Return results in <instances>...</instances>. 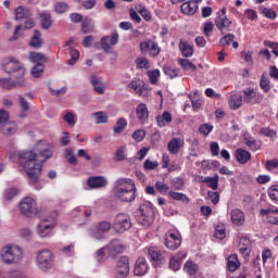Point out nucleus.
Returning <instances> with one entry per match:
<instances>
[{"instance_id":"f8f14e48","label":"nucleus","mask_w":278,"mask_h":278,"mask_svg":"<svg viewBox=\"0 0 278 278\" xmlns=\"http://www.w3.org/2000/svg\"><path fill=\"white\" fill-rule=\"evenodd\" d=\"M100 45L104 53H110V51H112V47H115V45H118V33L116 31L112 33L111 37L110 36L102 37L100 40Z\"/></svg>"},{"instance_id":"6ab92c4d","label":"nucleus","mask_w":278,"mask_h":278,"mask_svg":"<svg viewBox=\"0 0 278 278\" xmlns=\"http://www.w3.org/2000/svg\"><path fill=\"white\" fill-rule=\"evenodd\" d=\"M186 260L185 253H178L175 256H172L169 260V268L177 273L181 268V262Z\"/></svg>"},{"instance_id":"603ef678","label":"nucleus","mask_w":278,"mask_h":278,"mask_svg":"<svg viewBox=\"0 0 278 278\" xmlns=\"http://www.w3.org/2000/svg\"><path fill=\"white\" fill-rule=\"evenodd\" d=\"M267 194L271 201H278V185L269 187Z\"/></svg>"},{"instance_id":"5fc2aeb1","label":"nucleus","mask_w":278,"mask_h":278,"mask_svg":"<svg viewBox=\"0 0 278 278\" xmlns=\"http://www.w3.org/2000/svg\"><path fill=\"white\" fill-rule=\"evenodd\" d=\"M63 255L66 257H73L75 255V243H71L62 249Z\"/></svg>"},{"instance_id":"e433bc0d","label":"nucleus","mask_w":278,"mask_h":278,"mask_svg":"<svg viewBox=\"0 0 278 278\" xmlns=\"http://www.w3.org/2000/svg\"><path fill=\"white\" fill-rule=\"evenodd\" d=\"M168 197L173 199L174 201H181L182 203H190V199L186 197L185 193L181 192H175V191H169Z\"/></svg>"},{"instance_id":"e2e57ef3","label":"nucleus","mask_w":278,"mask_h":278,"mask_svg":"<svg viewBox=\"0 0 278 278\" xmlns=\"http://www.w3.org/2000/svg\"><path fill=\"white\" fill-rule=\"evenodd\" d=\"M97 227L99 228L100 231L108 233V231L112 229V224H110L109 222L102 220L98 223Z\"/></svg>"},{"instance_id":"774afa93","label":"nucleus","mask_w":278,"mask_h":278,"mask_svg":"<svg viewBox=\"0 0 278 278\" xmlns=\"http://www.w3.org/2000/svg\"><path fill=\"white\" fill-rule=\"evenodd\" d=\"M153 40L148 39L143 42H140V49L141 51H149V53L151 52V47L153 46Z\"/></svg>"},{"instance_id":"2f4dec72","label":"nucleus","mask_w":278,"mask_h":278,"mask_svg":"<svg viewBox=\"0 0 278 278\" xmlns=\"http://www.w3.org/2000/svg\"><path fill=\"white\" fill-rule=\"evenodd\" d=\"M228 103L231 110H238L242 105V96L240 93L231 94Z\"/></svg>"},{"instance_id":"cd10ccee","label":"nucleus","mask_w":278,"mask_h":278,"mask_svg":"<svg viewBox=\"0 0 278 278\" xmlns=\"http://www.w3.org/2000/svg\"><path fill=\"white\" fill-rule=\"evenodd\" d=\"M243 101H245V103H251L252 105H254V103H257V100L255 99V97H257L255 89L248 88L243 91Z\"/></svg>"},{"instance_id":"5701e85b","label":"nucleus","mask_w":278,"mask_h":278,"mask_svg":"<svg viewBox=\"0 0 278 278\" xmlns=\"http://www.w3.org/2000/svg\"><path fill=\"white\" fill-rule=\"evenodd\" d=\"M146 253L148 254L149 260L154 264L159 265L162 263V253L160 252V249L152 247L146 250Z\"/></svg>"},{"instance_id":"c756f323","label":"nucleus","mask_w":278,"mask_h":278,"mask_svg":"<svg viewBox=\"0 0 278 278\" xmlns=\"http://www.w3.org/2000/svg\"><path fill=\"white\" fill-rule=\"evenodd\" d=\"M29 16H31V12L27 8L18 7L15 10V21H24V18H29Z\"/></svg>"},{"instance_id":"de8ad7c7","label":"nucleus","mask_w":278,"mask_h":278,"mask_svg":"<svg viewBox=\"0 0 278 278\" xmlns=\"http://www.w3.org/2000/svg\"><path fill=\"white\" fill-rule=\"evenodd\" d=\"M214 131V125L212 124H202L199 127V132L202 134V136H210Z\"/></svg>"},{"instance_id":"412c9836","label":"nucleus","mask_w":278,"mask_h":278,"mask_svg":"<svg viewBox=\"0 0 278 278\" xmlns=\"http://www.w3.org/2000/svg\"><path fill=\"white\" fill-rule=\"evenodd\" d=\"M184 147V140L181 138H173L167 143V149L172 155H177L179 153V150Z\"/></svg>"},{"instance_id":"864d4df0","label":"nucleus","mask_w":278,"mask_h":278,"mask_svg":"<svg viewBox=\"0 0 278 278\" xmlns=\"http://www.w3.org/2000/svg\"><path fill=\"white\" fill-rule=\"evenodd\" d=\"M73 148H70L65 152V157L67 159L68 163L73 166H77V156L73 155Z\"/></svg>"},{"instance_id":"b1692460","label":"nucleus","mask_w":278,"mask_h":278,"mask_svg":"<svg viewBox=\"0 0 278 278\" xmlns=\"http://www.w3.org/2000/svg\"><path fill=\"white\" fill-rule=\"evenodd\" d=\"M28 61L31 62V64H47L49 59H47V55L40 52H30L28 55Z\"/></svg>"},{"instance_id":"37998d69","label":"nucleus","mask_w":278,"mask_h":278,"mask_svg":"<svg viewBox=\"0 0 278 278\" xmlns=\"http://www.w3.org/2000/svg\"><path fill=\"white\" fill-rule=\"evenodd\" d=\"M105 252H108V249L105 248V245L97 250L94 254V258L97 260V262H99V264H103V262L108 260V256H105Z\"/></svg>"},{"instance_id":"9b49d317","label":"nucleus","mask_w":278,"mask_h":278,"mask_svg":"<svg viewBox=\"0 0 278 278\" xmlns=\"http://www.w3.org/2000/svg\"><path fill=\"white\" fill-rule=\"evenodd\" d=\"M106 253L109 257H116V255L123 253L125 251V245L121 243L118 239H112L106 245Z\"/></svg>"},{"instance_id":"f257e3e1","label":"nucleus","mask_w":278,"mask_h":278,"mask_svg":"<svg viewBox=\"0 0 278 278\" xmlns=\"http://www.w3.org/2000/svg\"><path fill=\"white\" fill-rule=\"evenodd\" d=\"M53 156V152L50 149H45L36 154L31 150H24L17 152V157L20 160H26L24 162V168L26 170V175L28 177V182L30 185L38 184L40 179V173H42V164L48 161L49 157Z\"/></svg>"},{"instance_id":"f704fd0d","label":"nucleus","mask_w":278,"mask_h":278,"mask_svg":"<svg viewBox=\"0 0 278 278\" xmlns=\"http://www.w3.org/2000/svg\"><path fill=\"white\" fill-rule=\"evenodd\" d=\"M42 73H45V63H36L30 68L31 77H35V78L42 77Z\"/></svg>"},{"instance_id":"58836bf2","label":"nucleus","mask_w":278,"mask_h":278,"mask_svg":"<svg viewBox=\"0 0 278 278\" xmlns=\"http://www.w3.org/2000/svg\"><path fill=\"white\" fill-rule=\"evenodd\" d=\"M204 184H207V187L212 190H218V175H215L214 177H205L203 180Z\"/></svg>"},{"instance_id":"4468645a","label":"nucleus","mask_w":278,"mask_h":278,"mask_svg":"<svg viewBox=\"0 0 278 278\" xmlns=\"http://www.w3.org/2000/svg\"><path fill=\"white\" fill-rule=\"evenodd\" d=\"M54 228H55L54 223L49 224L47 222H41L37 226L36 231L38 236H40V238H47L48 236H51V231H53Z\"/></svg>"},{"instance_id":"39448f33","label":"nucleus","mask_w":278,"mask_h":278,"mask_svg":"<svg viewBox=\"0 0 278 278\" xmlns=\"http://www.w3.org/2000/svg\"><path fill=\"white\" fill-rule=\"evenodd\" d=\"M37 266L39 270L47 273V270H51L53 268L54 256L53 252L48 249H43L37 254Z\"/></svg>"},{"instance_id":"338daca9","label":"nucleus","mask_w":278,"mask_h":278,"mask_svg":"<svg viewBox=\"0 0 278 278\" xmlns=\"http://www.w3.org/2000/svg\"><path fill=\"white\" fill-rule=\"evenodd\" d=\"M153 40L148 39L143 42H140V49L141 51H149V53L151 52V47L153 46Z\"/></svg>"},{"instance_id":"a19ab883","label":"nucleus","mask_w":278,"mask_h":278,"mask_svg":"<svg viewBox=\"0 0 278 278\" xmlns=\"http://www.w3.org/2000/svg\"><path fill=\"white\" fill-rule=\"evenodd\" d=\"M179 64L182 68V71H197V65H194L190 60L188 59H179Z\"/></svg>"},{"instance_id":"09e8293b","label":"nucleus","mask_w":278,"mask_h":278,"mask_svg":"<svg viewBox=\"0 0 278 278\" xmlns=\"http://www.w3.org/2000/svg\"><path fill=\"white\" fill-rule=\"evenodd\" d=\"M149 121V109H147V104H140V123H147Z\"/></svg>"},{"instance_id":"4d7b16f0","label":"nucleus","mask_w":278,"mask_h":278,"mask_svg":"<svg viewBox=\"0 0 278 278\" xmlns=\"http://www.w3.org/2000/svg\"><path fill=\"white\" fill-rule=\"evenodd\" d=\"M91 238H94V240H105V232L96 226V228L91 231Z\"/></svg>"},{"instance_id":"c85d7f7f","label":"nucleus","mask_w":278,"mask_h":278,"mask_svg":"<svg viewBox=\"0 0 278 278\" xmlns=\"http://www.w3.org/2000/svg\"><path fill=\"white\" fill-rule=\"evenodd\" d=\"M0 134L3 136H14V134H16V125L10 122L2 124V126H0Z\"/></svg>"},{"instance_id":"680f3d73","label":"nucleus","mask_w":278,"mask_h":278,"mask_svg":"<svg viewBox=\"0 0 278 278\" xmlns=\"http://www.w3.org/2000/svg\"><path fill=\"white\" fill-rule=\"evenodd\" d=\"M265 168L266 170H275V168H278V159L267 160L265 162Z\"/></svg>"},{"instance_id":"bb28decb","label":"nucleus","mask_w":278,"mask_h":278,"mask_svg":"<svg viewBox=\"0 0 278 278\" xmlns=\"http://www.w3.org/2000/svg\"><path fill=\"white\" fill-rule=\"evenodd\" d=\"M179 50L185 58H192V55H194V48L190 46L187 41L180 40Z\"/></svg>"},{"instance_id":"0e129e2a","label":"nucleus","mask_w":278,"mask_h":278,"mask_svg":"<svg viewBox=\"0 0 278 278\" xmlns=\"http://www.w3.org/2000/svg\"><path fill=\"white\" fill-rule=\"evenodd\" d=\"M140 16H142L143 20H146L148 23L153 18V14L151 11H149L147 8L142 7L140 9Z\"/></svg>"},{"instance_id":"a18cd8bd","label":"nucleus","mask_w":278,"mask_h":278,"mask_svg":"<svg viewBox=\"0 0 278 278\" xmlns=\"http://www.w3.org/2000/svg\"><path fill=\"white\" fill-rule=\"evenodd\" d=\"M239 252L243 255L244 262H249L251 255V248L244 243L239 244Z\"/></svg>"},{"instance_id":"c9c22d12","label":"nucleus","mask_w":278,"mask_h":278,"mask_svg":"<svg viewBox=\"0 0 278 278\" xmlns=\"http://www.w3.org/2000/svg\"><path fill=\"white\" fill-rule=\"evenodd\" d=\"M125 127H127V119L121 117L116 121L113 131L114 134H123V131H125Z\"/></svg>"},{"instance_id":"6e6d98bb","label":"nucleus","mask_w":278,"mask_h":278,"mask_svg":"<svg viewBox=\"0 0 278 278\" xmlns=\"http://www.w3.org/2000/svg\"><path fill=\"white\" fill-rule=\"evenodd\" d=\"M236 40V36L233 34H228L225 35L224 37L220 38L219 42L220 45H224L226 47H229Z\"/></svg>"},{"instance_id":"4c0bfd02","label":"nucleus","mask_w":278,"mask_h":278,"mask_svg":"<svg viewBox=\"0 0 278 278\" xmlns=\"http://www.w3.org/2000/svg\"><path fill=\"white\" fill-rule=\"evenodd\" d=\"M71 10V7L66 2L59 1L54 4V12L56 14H66Z\"/></svg>"},{"instance_id":"4be33fe9","label":"nucleus","mask_w":278,"mask_h":278,"mask_svg":"<svg viewBox=\"0 0 278 278\" xmlns=\"http://www.w3.org/2000/svg\"><path fill=\"white\" fill-rule=\"evenodd\" d=\"M235 157L239 164H247L251 160V152L239 148L235 151Z\"/></svg>"},{"instance_id":"79ce46f5","label":"nucleus","mask_w":278,"mask_h":278,"mask_svg":"<svg viewBox=\"0 0 278 278\" xmlns=\"http://www.w3.org/2000/svg\"><path fill=\"white\" fill-rule=\"evenodd\" d=\"M185 270H186V273H188V275L194 276V275H197V273L199 270V265H197L192 261H188L185 264Z\"/></svg>"},{"instance_id":"6e6552de","label":"nucleus","mask_w":278,"mask_h":278,"mask_svg":"<svg viewBox=\"0 0 278 278\" xmlns=\"http://www.w3.org/2000/svg\"><path fill=\"white\" fill-rule=\"evenodd\" d=\"M165 247L170 251H176L181 247V233L179 231H168L165 235Z\"/></svg>"},{"instance_id":"dca6fc26","label":"nucleus","mask_w":278,"mask_h":278,"mask_svg":"<svg viewBox=\"0 0 278 278\" xmlns=\"http://www.w3.org/2000/svg\"><path fill=\"white\" fill-rule=\"evenodd\" d=\"M243 142L245 147H249V149H251V151H260V149H262V142L257 141V139H255V137H253L249 132H245L243 135Z\"/></svg>"},{"instance_id":"ea45409f","label":"nucleus","mask_w":278,"mask_h":278,"mask_svg":"<svg viewBox=\"0 0 278 278\" xmlns=\"http://www.w3.org/2000/svg\"><path fill=\"white\" fill-rule=\"evenodd\" d=\"M163 73H164V75L169 77V79H175V77H179V70L173 68L168 65L163 66Z\"/></svg>"},{"instance_id":"49530a36","label":"nucleus","mask_w":278,"mask_h":278,"mask_svg":"<svg viewBox=\"0 0 278 278\" xmlns=\"http://www.w3.org/2000/svg\"><path fill=\"white\" fill-rule=\"evenodd\" d=\"M93 116L96 118L97 125L108 123V114L105 112H102V111L96 112L93 113Z\"/></svg>"},{"instance_id":"7c9ffc66","label":"nucleus","mask_w":278,"mask_h":278,"mask_svg":"<svg viewBox=\"0 0 278 278\" xmlns=\"http://www.w3.org/2000/svg\"><path fill=\"white\" fill-rule=\"evenodd\" d=\"M39 16L41 18L42 29H49L52 25L51 13L49 11H42L41 13H39Z\"/></svg>"},{"instance_id":"3c124183","label":"nucleus","mask_w":278,"mask_h":278,"mask_svg":"<svg viewBox=\"0 0 278 278\" xmlns=\"http://www.w3.org/2000/svg\"><path fill=\"white\" fill-rule=\"evenodd\" d=\"M261 90L270 92V80L266 76H262L260 80Z\"/></svg>"},{"instance_id":"13d9d810","label":"nucleus","mask_w":278,"mask_h":278,"mask_svg":"<svg viewBox=\"0 0 278 278\" xmlns=\"http://www.w3.org/2000/svg\"><path fill=\"white\" fill-rule=\"evenodd\" d=\"M157 166H160V164L157 163V161H151L149 159H147L143 163V168L144 170H155V168H157Z\"/></svg>"},{"instance_id":"052dcab7","label":"nucleus","mask_w":278,"mask_h":278,"mask_svg":"<svg viewBox=\"0 0 278 278\" xmlns=\"http://www.w3.org/2000/svg\"><path fill=\"white\" fill-rule=\"evenodd\" d=\"M265 47H268L269 49H271V53H274V55H276V58H278V43L270 41V40H265L264 41Z\"/></svg>"},{"instance_id":"8fccbe9b","label":"nucleus","mask_w":278,"mask_h":278,"mask_svg":"<svg viewBox=\"0 0 278 278\" xmlns=\"http://www.w3.org/2000/svg\"><path fill=\"white\" fill-rule=\"evenodd\" d=\"M147 75L150 79V84H157V79H160V70H153V71H148Z\"/></svg>"},{"instance_id":"9d476101","label":"nucleus","mask_w":278,"mask_h":278,"mask_svg":"<svg viewBox=\"0 0 278 278\" xmlns=\"http://www.w3.org/2000/svg\"><path fill=\"white\" fill-rule=\"evenodd\" d=\"M141 216H140V225L143 227H151L153 225V218L155 217V211L149 206H141Z\"/></svg>"},{"instance_id":"393cba45","label":"nucleus","mask_w":278,"mask_h":278,"mask_svg":"<svg viewBox=\"0 0 278 278\" xmlns=\"http://www.w3.org/2000/svg\"><path fill=\"white\" fill-rule=\"evenodd\" d=\"M227 268L230 273H236L240 268V260H238V254H230L227 258Z\"/></svg>"},{"instance_id":"1a4fd4ad","label":"nucleus","mask_w":278,"mask_h":278,"mask_svg":"<svg viewBox=\"0 0 278 278\" xmlns=\"http://www.w3.org/2000/svg\"><path fill=\"white\" fill-rule=\"evenodd\" d=\"M114 275L116 278H125L129 275V257H119L114 269Z\"/></svg>"},{"instance_id":"ddd939ff","label":"nucleus","mask_w":278,"mask_h":278,"mask_svg":"<svg viewBox=\"0 0 278 278\" xmlns=\"http://www.w3.org/2000/svg\"><path fill=\"white\" fill-rule=\"evenodd\" d=\"M215 25L217 27V29H219V31H222V34H227L228 31H231V21L229 18H227V16L223 15V16H217L215 18Z\"/></svg>"},{"instance_id":"20e7f679","label":"nucleus","mask_w":278,"mask_h":278,"mask_svg":"<svg viewBox=\"0 0 278 278\" xmlns=\"http://www.w3.org/2000/svg\"><path fill=\"white\" fill-rule=\"evenodd\" d=\"M23 260V249L16 244L9 243L0 249V261L7 266H16Z\"/></svg>"},{"instance_id":"c03bdc74","label":"nucleus","mask_w":278,"mask_h":278,"mask_svg":"<svg viewBox=\"0 0 278 278\" xmlns=\"http://www.w3.org/2000/svg\"><path fill=\"white\" fill-rule=\"evenodd\" d=\"M70 55H71V59L67 61V64L70 66H75V64H77V60H79V50L75 48H71Z\"/></svg>"},{"instance_id":"a878e982","label":"nucleus","mask_w":278,"mask_h":278,"mask_svg":"<svg viewBox=\"0 0 278 278\" xmlns=\"http://www.w3.org/2000/svg\"><path fill=\"white\" fill-rule=\"evenodd\" d=\"M41 34H40V30L36 29L34 30V35L33 37L30 38V41H29V47H31L33 49H40L42 47V45L45 43L42 41V38H40Z\"/></svg>"},{"instance_id":"f03ea898","label":"nucleus","mask_w":278,"mask_h":278,"mask_svg":"<svg viewBox=\"0 0 278 278\" xmlns=\"http://www.w3.org/2000/svg\"><path fill=\"white\" fill-rule=\"evenodd\" d=\"M2 70L5 73H9V75H11L15 80H12L10 77L0 78V88H3L4 90H12L14 88H23V86H25V67L21 62L16 61L14 58L7 59L2 63Z\"/></svg>"},{"instance_id":"423d86ee","label":"nucleus","mask_w":278,"mask_h":278,"mask_svg":"<svg viewBox=\"0 0 278 278\" xmlns=\"http://www.w3.org/2000/svg\"><path fill=\"white\" fill-rule=\"evenodd\" d=\"M20 212L24 216L31 218L38 214V207L36 206V200L33 198H24L20 202Z\"/></svg>"},{"instance_id":"2eb2a0df","label":"nucleus","mask_w":278,"mask_h":278,"mask_svg":"<svg viewBox=\"0 0 278 278\" xmlns=\"http://www.w3.org/2000/svg\"><path fill=\"white\" fill-rule=\"evenodd\" d=\"M87 186L92 189L105 188L108 179L104 176H91L87 180Z\"/></svg>"},{"instance_id":"69168bd1","label":"nucleus","mask_w":278,"mask_h":278,"mask_svg":"<svg viewBox=\"0 0 278 278\" xmlns=\"http://www.w3.org/2000/svg\"><path fill=\"white\" fill-rule=\"evenodd\" d=\"M155 188H156V190H159V192L161 194H166V192H168V190H169L168 185H166L162 181H156L155 182Z\"/></svg>"},{"instance_id":"7ed1b4c3","label":"nucleus","mask_w":278,"mask_h":278,"mask_svg":"<svg viewBox=\"0 0 278 278\" xmlns=\"http://www.w3.org/2000/svg\"><path fill=\"white\" fill-rule=\"evenodd\" d=\"M115 199L124 203L136 201V184L130 178H119L113 188Z\"/></svg>"},{"instance_id":"f3484780","label":"nucleus","mask_w":278,"mask_h":278,"mask_svg":"<svg viewBox=\"0 0 278 278\" xmlns=\"http://www.w3.org/2000/svg\"><path fill=\"white\" fill-rule=\"evenodd\" d=\"M180 10L182 14H187V16H192L197 14V11L199 10V5L197 4L195 1L189 0L181 4Z\"/></svg>"},{"instance_id":"72a5a7b5","label":"nucleus","mask_w":278,"mask_h":278,"mask_svg":"<svg viewBox=\"0 0 278 278\" xmlns=\"http://www.w3.org/2000/svg\"><path fill=\"white\" fill-rule=\"evenodd\" d=\"M94 29V22L90 17H85L81 23L83 34H90Z\"/></svg>"},{"instance_id":"a211bd4d","label":"nucleus","mask_w":278,"mask_h":278,"mask_svg":"<svg viewBox=\"0 0 278 278\" xmlns=\"http://www.w3.org/2000/svg\"><path fill=\"white\" fill-rule=\"evenodd\" d=\"M230 220L232 225L237 227H242L244 225V212L241 210L235 208L230 212Z\"/></svg>"},{"instance_id":"bf43d9fd","label":"nucleus","mask_w":278,"mask_h":278,"mask_svg":"<svg viewBox=\"0 0 278 278\" xmlns=\"http://www.w3.org/2000/svg\"><path fill=\"white\" fill-rule=\"evenodd\" d=\"M260 134H262L263 136H266V138H277V131L268 127L261 128Z\"/></svg>"},{"instance_id":"473e14b6","label":"nucleus","mask_w":278,"mask_h":278,"mask_svg":"<svg viewBox=\"0 0 278 278\" xmlns=\"http://www.w3.org/2000/svg\"><path fill=\"white\" fill-rule=\"evenodd\" d=\"M173 122V115L168 111L163 112L162 115H159L156 117V123L159 127H166V123Z\"/></svg>"},{"instance_id":"0eeeda50","label":"nucleus","mask_w":278,"mask_h":278,"mask_svg":"<svg viewBox=\"0 0 278 278\" xmlns=\"http://www.w3.org/2000/svg\"><path fill=\"white\" fill-rule=\"evenodd\" d=\"M114 229L117 233H125V231L131 229V219L129 215L119 213L115 217Z\"/></svg>"},{"instance_id":"aec40b11","label":"nucleus","mask_w":278,"mask_h":278,"mask_svg":"<svg viewBox=\"0 0 278 278\" xmlns=\"http://www.w3.org/2000/svg\"><path fill=\"white\" fill-rule=\"evenodd\" d=\"M91 86L98 94H105V84L101 81L100 77L94 75L90 76Z\"/></svg>"}]
</instances>
